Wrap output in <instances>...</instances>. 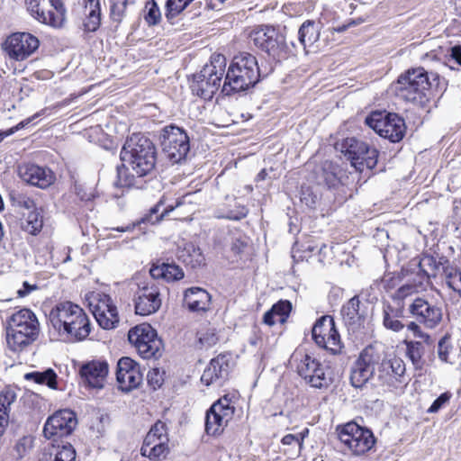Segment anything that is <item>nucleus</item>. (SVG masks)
I'll return each mask as SVG.
<instances>
[{
    "instance_id": "nucleus-1",
    "label": "nucleus",
    "mask_w": 461,
    "mask_h": 461,
    "mask_svg": "<svg viewBox=\"0 0 461 461\" xmlns=\"http://www.w3.org/2000/svg\"><path fill=\"white\" fill-rule=\"evenodd\" d=\"M49 321L59 336L71 341L84 340L91 331L85 311L70 301L58 303L50 312Z\"/></svg>"
},
{
    "instance_id": "nucleus-2",
    "label": "nucleus",
    "mask_w": 461,
    "mask_h": 461,
    "mask_svg": "<svg viewBox=\"0 0 461 461\" xmlns=\"http://www.w3.org/2000/svg\"><path fill=\"white\" fill-rule=\"evenodd\" d=\"M436 80H438V75H429L427 70L420 67L400 75L392 87L400 99L414 106L426 108L432 98L431 87Z\"/></svg>"
},
{
    "instance_id": "nucleus-3",
    "label": "nucleus",
    "mask_w": 461,
    "mask_h": 461,
    "mask_svg": "<svg viewBox=\"0 0 461 461\" xmlns=\"http://www.w3.org/2000/svg\"><path fill=\"white\" fill-rule=\"evenodd\" d=\"M259 77L256 57L242 52L233 58L225 74L221 91L226 95L245 92L258 82Z\"/></svg>"
},
{
    "instance_id": "nucleus-4",
    "label": "nucleus",
    "mask_w": 461,
    "mask_h": 461,
    "mask_svg": "<svg viewBox=\"0 0 461 461\" xmlns=\"http://www.w3.org/2000/svg\"><path fill=\"white\" fill-rule=\"evenodd\" d=\"M120 157L138 176H145L155 168L156 147L144 134L133 133L123 144Z\"/></svg>"
},
{
    "instance_id": "nucleus-5",
    "label": "nucleus",
    "mask_w": 461,
    "mask_h": 461,
    "mask_svg": "<svg viewBox=\"0 0 461 461\" xmlns=\"http://www.w3.org/2000/svg\"><path fill=\"white\" fill-rule=\"evenodd\" d=\"M6 341L13 351H20L35 341L40 332V323L33 312L21 309L6 321Z\"/></svg>"
},
{
    "instance_id": "nucleus-6",
    "label": "nucleus",
    "mask_w": 461,
    "mask_h": 461,
    "mask_svg": "<svg viewBox=\"0 0 461 461\" xmlns=\"http://www.w3.org/2000/svg\"><path fill=\"white\" fill-rule=\"evenodd\" d=\"M291 361L295 366L297 374L311 387L326 389L332 384L329 367L311 354L297 349L293 353Z\"/></svg>"
},
{
    "instance_id": "nucleus-7",
    "label": "nucleus",
    "mask_w": 461,
    "mask_h": 461,
    "mask_svg": "<svg viewBox=\"0 0 461 461\" xmlns=\"http://www.w3.org/2000/svg\"><path fill=\"white\" fill-rule=\"evenodd\" d=\"M225 67L226 59L223 55L213 56L210 64H206L200 73L194 76L191 84L193 93L205 100L212 99L221 86Z\"/></svg>"
},
{
    "instance_id": "nucleus-8",
    "label": "nucleus",
    "mask_w": 461,
    "mask_h": 461,
    "mask_svg": "<svg viewBox=\"0 0 461 461\" xmlns=\"http://www.w3.org/2000/svg\"><path fill=\"white\" fill-rule=\"evenodd\" d=\"M163 152L171 163H180L190 150V139L186 131L174 124L165 126L159 135Z\"/></svg>"
},
{
    "instance_id": "nucleus-9",
    "label": "nucleus",
    "mask_w": 461,
    "mask_h": 461,
    "mask_svg": "<svg viewBox=\"0 0 461 461\" xmlns=\"http://www.w3.org/2000/svg\"><path fill=\"white\" fill-rule=\"evenodd\" d=\"M365 123L391 142L402 140L406 131L404 120L393 113L373 112L366 117Z\"/></svg>"
},
{
    "instance_id": "nucleus-10",
    "label": "nucleus",
    "mask_w": 461,
    "mask_h": 461,
    "mask_svg": "<svg viewBox=\"0 0 461 461\" xmlns=\"http://www.w3.org/2000/svg\"><path fill=\"white\" fill-rule=\"evenodd\" d=\"M28 12L39 23L61 28L66 20V8L61 0H25Z\"/></svg>"
},
{
    "instance_id": "nucleus-11",
    "label": "nucleus",
    "mask_w": 461,
    "mask_h": 461,
    "mask_svg": "<svg viewBox=\"0 0 461 461\" xmlns=\"http://www.w3.org/2000/svg\"><path fill=\"white\" fill-rule=\"evenodd\" d=\"M128 340L144 359L160 356L162 341L149 324L143 323L131 328L128 332Z\"/></svg>"
},
{
    "instance_id": "nucleus-12",
    "label": "nucleus",
    "mask_w": 461,
    "mask_h": 461,
    "mask_svg": "<svg viewBox=\"0 0 461 461\" xmlns=\"http://www.w3.org/2000/svg\"><path fill=\"white\" fill-rule=\"evenodd\" d=\"M339 438L348 449L357 456L369 451L375 443L373 432L354 421L338 427Z\"/></svg>"
},
{
    "instance_id": "nucleus-13",
    "label": "nucleus",
    "mask_w": 461,
    "mask_h": 461,
    "mask_svg": "<svg viewBox=\"0 0 461 461\" xmlns=\"http://www.w3.org/2000/svg\"><path fill=\"white\" fill-rule=\"evenodd\" d=\"M253 43L267 52L275 59H280L286 55L285 37L272 26L264 25L255 29L250 33Z\"/></svg>"
},
{
    "instance_id": "nucleus-14",
    "label": "nucleus",
    "mask_w": 461,
    "mask_h": 461,
    "mask_svg": "<svg viewBox=\"0 0 461 461\" xmlns=\"http://www.w3.org/2000/svg\"><path fill=\"white\" fill-rule=\"evenodd\" d=\"M235 407L229 395H224L216 401L206 411L205 431L208 435L221 434L229 421L232 419Z\"/></svg>"
},
{
    "instance_id": "nucleus-15",
    "label": "nucleus",
    "mask_w": 461,
    "mask_h": 461,
    "mask_svg": "<svg viewBox=\"0 0 461 461\" xmlns=\"http://www.w3.org/2000/svg\"><path fill=\"white\" fill-rule=\"evenodd\" d=\"M312 336L320 348H323L334 355L339 353L342 348L340 336L331 316L324 315L319 318L312 327Z\"/></svg>"
},
{
    "instance_id": "nucleus-16",
    "label": "nucleus",
    "mask_w": 461,
    "mask_h": 461,
    "mask_svg": "<svg viewBox=\"0 0 461 461\" xmlns=\"http://www.w3.org/2000/svg\"><path fill=\"white\" fill-rule=\"evenodd\" d=\"M77 425L76 413L68 409L56 411L50 416L43 428V435L46 438H61L72 434Z\"/></svg>"
},
{
    "instance_id": "nucleus-17",
    "label": "nucleus",
    "mask_w": 461,
    "mask_h": 461,
    "mask_svg": "<svg viewBox=\"0 0 461 461\" xmlns=\"http://www.w3.org/2000/svg\"><path fill=\"white\" fill-rule=\"evenodd\" d=\"M40 45V41L29 32H15L10 35L4 43V49L8 56L15 60H24L34 53Z\"/></svg>"
},
{
    "instance_id": "nucleus-18",
    "label": "nucleus",
    "mask_w": 461,
    "mask_h": 461,
    "mask_svg": "<svg viewBox=\"0 0 461 461\" xmlns=\"http://www.w3.org/2000/svg\"><path fill=\"white\" fill-rule=\"evenodd\" d=\"M409 312L419 323L429 329L436 328L443 318L441 306L422 297L412 301Z\"/></svg>"
},
{
    "instance_id": "nucleus-19",
    "label": "nucleus",
    "mask_w": 461,
    "mask_h": 461,
    "mask_svg": "<svg viewBox=\"0 0 461 461\" xmlns=\"http://www.w3.org/2000/svg\"><path fill=\"white\" fill-rule=\"evenodd\" d=\"M133 301L136 314L148 316L155 313L162 303L159 288L154 283L139 286Z\"/></svg>"
},
{
    "instance_id": "nucleus-20",
    "label": "nucleus",
    "mask_w": 461,
    "mask_h": 461,
    "mask_svg": "<svg viewBox=\"0 0 461 461\" xmlns=\"http://www.w3.org/2000/svg\"><path fill=\"white\" fill-rule=\"evenodd\" d=\"M230 354H220L212 358L201 376V382L209 386L214 384L221 386L228 379L230 371Z\"/></svg>"
},
{
    "instance_id": "nucleus-21",
    "label": "nucleus",
    "mask_w": 461,
    "mask_h": 461,
    "mask_svg": "<svg viewBox=\"0 0 461 461\" xmlns=\"http://www.w3.org/2000/svg\"><path fill=\"white\" fill-rule=\"evenodd\" d=\"M367 307L355 295L341 307L340 314L344 324L349 331L356 332L364 327Z\"/></svg>"
},
{
    "instance_id": "nucleus-22",
    "label": "nucleus",
    "mask_w": 461,
    "mask_h": 461,
    "mask_svg": "<svg viewBox=\"0 0 461 461\" xmlns=\"http://www.w3.org/2000/svg\"><path fill=\"white\" fill-rule=\"evenodd\" d=\"M405 364L402 359L393 357L383 362L378 369V379L390 387H398L405 381Z\"/></svg>"
},
{
    "instance_id": "nucleus-23",
    "label": "nucleus",
    "mask_w": 461,
    "mask_h": 461,
    "mask_svg": "<svg viewBox=\"0 0 461 461\" xmlns=\"http://www.w3.org/2000/svg\"><path fill=\"white\" fill-rule=\"evenodd\" d=\"M93 314L99 326L104 330L114 329L119 323L117 307L108 295H104L93 305Z\"/></svg>"
},
{
    "instance_id": "nucleus-24",
    "label": "nucleus",
    "mask_w": 461,
    "mask_h": 461,
    "mask_svg": "<svg viewBox=\"0 0 461 461\" xmlns=\"http://www.w3.org/2000/svg\"><path fill=\"white\" fill-rule=\"evenodd\" d=\"M19 175L23 181L41 189L49 187L55 180V176L50 169L35 164L21 166Z\"/></svg>"
},
{
    "instance_id": "nucleus-25",
    "label": "nucleus",
    "mask_w": 461,
    "mask_h": 461,
    "mask_svg": "<svg viewBox=\"0 0 461 461\" xmlns=\"http://www.w3.org/2000/svg\"><path fill=\"white\" fill-rule=\"evenodd\" d=\"M79 374L87 386L101 389L108 375V364L99 360L87 362L80 367Z\"/></svg>"
},
{
    "instance_id": "nucleus-26",
    "label": "nucleus",
    "mask_w": 461,
    "mask_h": 461,
    "mask_svg": "<svg viewBox=\"0 0 461 461\" xmlns=\"http://www.w3.org/2000/svg\"><path fill=\"white\" fill-rule=\"evenodd\" d=\"M375 363L366 352L360 354L351 368L350 382L356 388H361L374 375Z\"/></svg>"
},
{
    "instance_id": "nucleus-27",
    "label": "nucleus",
    "mask_w": 461,
    "mask_h": 461,
    "mask_svg": "<svg viewBox=\"0 0 461 461\" xmlns=\"http://www.w3.org/2000/svg\"><path fill=\"white\" fill-rule=\"evenodd\" d=\"M404 318V305L397 303L391 304L387 302L383 303L382 319L383 325L386 330L393 332H399L405 327L402 322Z\"/></svg>"
},
{
    "instance_id": "nucleus-28",
    "label": "nucleus",
    "mask_w": 461,
    "mask_h": 461,
    "mask_svg": "<svg viewBox=\"0 0 461 461\" xmlns=\"http://www.w3.org/2000/svg\"><path fill=\"white\" fill-rule=\"evenodd\" d=\"M76 450L71 444L49 445L45 447L40 456L39 461H75Z\"/></svg>"
},
{
    "instance_id": "nucleus-29",
    "label": "nucleus",
    "mask_w": 461,
    "mask_h": 461,
    "mask_svg": "<svg viewBox=\"0 0 461 461\" xmlns=\"http://www.w3.org/2000/svg\"><path fill=\"white\" fill-rule=\"evenodd\" d=\"M211 295L200 287H192L185 292L184 302L191 312H204L209 308Z\"/></svg>"
},
{
    "instance_id": "nucleus-30",
    "label": "nucleus",
    "mask_w": 461,
    "mask_h": 461,
    "mask_svg": "<svg viewBox=\"0 0 461 461\" xmlns=\"http://www.w3.org/2000/svg\"><path fill=\"white\" fill-rule=\"evenodd\" d=\"M85 15L83 26L87 32H95L101 24V5L99 0H84Z\"/></svg>"
},
{
    "instance_id": "nucleus-31",
    "label": "nucleus",
    "mask_w": 461,
    "mask_h": 461,
    "mask_svg": "<svg viewBox=\"0 0 461 461\" xmlns=\"http://www.w3.org/2000/svg\"><path fill=\"white\" fill-rule=\"evenodd\" d=\"M195 193H187L185 195H183L179 200L176 201V205H168L166 207L163 212L158 214V212L160 210V207L164 205V200L160 199L157 204H155L152 208L149 210V213L146 215L144 218L141 219L142 222H150L152 224L158 222L163 217L166 215H168L176 207H178L182 204H185L186 203H192V200L190 199Z\"/></svg>"
},
{
    "instance_id": "nucleus-32",
    "label": "nucleus",
    "mask_w": 461,
    "mask_h": 461,
    "mask_svg": "<svg viewBox=\"0 0 461 461\" xmlns=\"http://www.w3.org/2000/svg\"><path fill=\"white\" fill-rule=\"evenodd\" d=\"M149 274L153 279L161 278L167 282L177 281L184 277L182 268L174 263L153 265L149 270Z\"/></svg>"
},
{
    "instance_id": "nucleus-33",
    "label": "nucleus",
    "mask_w": 461,
    "mask_h": 461,
    "mask_svg": "<svg viewBox=\"0 0 461 461\" xmlns=\"http://www.w3.org/2000/svg\"><path fill=\"white\" fill-rule=\"evenodd\" d=\"M336 149L344 154L345 158L350 161V164L353 160L356 161L357 154L364 151L368 153V144L354 137L346 138L340 142H337Z\"/></svg>"
},
{
    "instance_id": "nucleus-34",
    "label": "nucleus",
    "mask_w": 461,
    "mask_h": 461,
    "mask_svg": "<svg viewBox=\"0 0 461 461\" xmlns=\"http://www.w3.org/2000/svg\"><path fill=\"white\" fill-rule=\"evenodd\" d=\"M15 400L16 393L14 388L6 386L0 392V436L4 434L8 424L10 408Z\"/></svg>"
},
{
    "instance_id": "nucleus-35",
    "label": "nucleus",
    "mask_w": 461,
    "mask_h": 461,
    "mask_svg": "<svg viewBox=\"0 0 461 461\" xmlns=\"http://www.w3.org/2000/svg\"><path fill=\"white\" fill-rule=\"evenodd\" d=\"M320 32L314 22H304L298 31V40L303 50L312 46L319 39Z\"/></svg>"
},
{
    "instance_id": "nucleus-36",
    "label": "nucleus",
    "mask_w": 461,
    "mask_h": 461,
    "mask_svg": "<svg viewBox=\"0 0 461 461\" xmlns=\"http://www.w3.org/2000/svg\"><path fill=\"white\" fill-rule=\"evenodd\" d=\"M378 161V150L375 148L368 145V153L364 151L360 154H357L356 161L353 160L351 166L359 172H363L366 169H373Z\"/></svg>"
},
{
    "instance_id": "nucleus-37",
    "label": "nucleus",
    "mask_w": 461,
    "mask_h": 461,
    "mask_svg": "<svg viewBox=\"0 0 461 461\" xmlns=\"http://www.w3.org/2000/svg\"><path fill=\"white\" fill-rule=\"evenodd\" d=\"M406 344V355L411 360L416 370H422L425 361L423 355L425 352L424 346L420 341H404Z\"/></svg>"
},
{
    "instance_id": "nucleus-38",
    "label": "nucleus",
    "mask_w": 461,
    "mask_h": 461,
    "mask_svg": "<svg viewBox=\"0 0 461 461\" xmlns=\"http://www.w3.org/2000/svg\"><path fill=\"white\" fill-rule=\"evenodd\" d=\"M179 258L193 268L202 266L204 262V257L200 248L193 243L185 244L184 249L180 252Z\"/></svg>"
},
{
    "instance_id": "nucleus-39",
    "label": "nucleus",
    "mask_w": 461,
    "mask_h": 461,
    "mask_svg": "<svg viewBox=\"0 0 461 461\" xmlns=\"http://www.w3.org/2000/svg\"><path fill=\"white\" fill-rule=\"evenodd\" d=\"M57 374L52 368H47L42 372H30L24 375L25 380L33 381L39 384H46L51 389H57Z\"/></svg>"
},
{
    "instance_id": "nucleus-40",
    "label": "nucleus",
    "mask_w": 461,
    "mask_h": 461,
    "mask_svg": "<svg viewBox=\"0 0 461 461\" xmlns=\"http://www.w3.org/2000/svg\"><path fill=\"white\" fill-rule=\"evenodd\" d=\"M43 227V209L41 206L31 211L23 223V230L32 235H37Z\"/></svg>"
},
{
    "instance_id": "nucleus-41",
    "label": "nucleus",
    "mask_w": 461,
    "mask_h": 461,
    "mask_svg": "<svg viewBox=\"0 0 461 461\" xmlns=\"http://www.w3.org/2000/svg\"><path fill=\"white\" fill-rule=\"evenodd\" d=\"M9 198L12 205L19 209L32 211L38 207L32 197L21 191H11Z\"/></svg>"
},
{
    "instance_id": "nucleus-42",
    "label": "nucleus",
    "mask_w": 461,
    "mask_h": 461,
    "mask_svg": "<svg viewBox=\"0 0 461 461\" xmlns=\"http://www.w3.org/2000/svg\"><path fill=\"white\" fill-rule=\"evenodd\" d=\"M169 452L168 445L158 443L155 444L154 446L146 447H141L140 448V454L142 456L148 457L149 460L152 461H158L161 459L166 458Z\"/></svg>"
},
{
    "instance_id": "nucleus-43",
    "label": "nucleus",
    "mask_w": 461,
    "mask_h": 461,
    "mask_svg": "<svg viewBox=\"0 0 461 461\" xmlns=\"http://www.w3.org/2000/svg\"><path fill=\"white\" fill-rule=\"evenodd\" d=\"M142 374L140 370H133L131 373L123 375V377H118L117 382L120 385V388L122 391L129 392L132 389L137 388L142 382Z\"/></svg>"
},
{
    "instance_id": "nucleus-44",
    "label": "nucleus",
    "mask_w": 461,
    "mask_h": 461,
    "mask_svg": "<svg viewBox=\"0 0 461 461\" xmlns=\"http://www.w3.org/2000/svg\"><path fill=\"white\" fill-rule=\"evenodd\" d=\"M454 348L450 342V336L445 335L438 343V358L445 363L450 365L455 364L453 358Z\"/></svg>"
},
{
    "instance_id": "nucleus-45",
    "label": "nucleus",
    "mask_w": 461,
    "mask_h": 461,
    "mask_svg": "<svg viewBox=\"0 0 461 461\" xmlns=\"http://www.w3.org/2000/svg\"><path fill=\"white\" fill-rule=\"evenodd\" d=\"M194 0H167L165 15L167 20L176 18Z\"/></svg>"
},
{
    "instance_id": "nucleus-46",
    "label": "nucleus",
    "mask_w": 461,
    "mask_h": 461,
    "mask_svg": "<svg viewBox=\"0 0 461 461\" xmlns=\"http://www.w3.org/2000/svg\"><path fill=\"white\" fill-rule=\"evenodd\" d=\"M307 433H308V429H305L304 432L299 433L297 435L287 434L283 437L281 441L284 445L290 446L293 450V455L294 456H298L301 453V449H302L303 444V439Z\"/></svg>"
},
{
    "instance_id": "nucleus-47",
    "label": "nucleus",
    "mask_w": 461,
    "mask_h": 461,
    "mask_svg": "<svg viewBox=\"0 0 461 461\" xmlns=\"http://www.w3.org/2000/svg\"><path fill=\"white\" fill-rule=\"evenodd\" d=\"M234 201L235 205L233 209H229L223 212H219L216 217L219 219H227L231 221H240L245 218L249 213L248 208L240 203H237L236 199H234Z\"/></svg>"
},
{
    "instance_id": "nucleus-48",
    "label": "nucleus",
    "mask_w": 461,
    "mask_h": 461,
    "mask_svg": "<svg viewBox=\"0 0 461 461\" xmlns=\"http://www.w3.org/2000/svg\"><path fill=\"white\" fill-rule=\"evenodd\" d=\"M446 284L461 297V270L451 268L446 270Z\"/></svg>"
},
{
    "instance_id": "nucleus-49",
    "label": "nucleus",
    "mask_w": 461,
    "mask_h": 461,
    "mask_svg": "<svg viewBox=\"0 0 461 461\" xmlns=\"http://www.w3.org/2000/svg\"><path fill=\"white\" fill-rule=\"evenodd\" d=\"M133 370H140L138 364L130 357H122L117 364L116 378L123 377Z\"/></svg>"
},
{
    "instance_id": "nucleus-50",
    "label": "nucleus",
    "mask_w": 461,
    "mask_h": 461,
    "mask_svg": "<svg viewBox=\"0 0 461 461\" xmlns=\"http://www.w3.org/2000/svg\"><path fill=\"white\" fill-rule=\"evenodd\" d=\"M198 338L199 343L205 348H211L214 346L219 340L216 330L212 328L199 331Z\"/></svg>"
},
{
    "instance_id": "nucleus-51",
    "label": "nucleus",
    "mask_w": 461,
    "mask_h": 461,
    "mask_svg": "<svg viewBox=\"0 0 461 461\" xmlns=\"http://www.w3.org/2000/svg\"><path fill=\"white\" fill-rule=\"evenodd\" d=\"M272 312L279 318V321H285V318L289 315L292 310V304L289 301L280 300L275 303L272 307Z\"/></svg>"
},
{
    "instance_id": "nucleus-52",
    "label": "nucleus",
    "mask_w": 461,
    "mask_h": 461,
    "mask_svg": "<svg viewBox=\"0 0 461 461\" xmlns=\"http://www.w3.org/2000/svg\"><path fill=\"white\" fill-rule=\"evenodd\" d=\"M417 292V287L413 285H404L399 287L393 294L392 298L394 301L395 304L397 303H402V302Z\"/></svg>"
},
{
    "instance_id": "nucleus-53",
    "label": "nucleus",
    "mask_w": 461,
    "mask_h": 461,
    "mask_svg": "<svg viewBox=\"0 0 461 461\" xmlns=\"http://www.w3.org/2000/svg\"><path fill=\"white\" fill-rule=\"evenodd\" d=\"M32 447V439L31 437L24 436L15 444L14 450L17 458H23Z\"/></svg>"
},
{
    "instance_id": "nucleus-54",
    "label": "nucleus",
    "mask_w": 461,
    "mask_h": 461,
    "mask_svg": "<svg viewBox=\"0 0 461 461\" xmlns=\"http://www.w3.org/2000/svg\"><path fill=\"white\" fill-rule=\"evenodd\" d=\"M452 398V393L450 392H445L441 393L429 406L427 410V413H437L442 408H444Z\"/></svg>"
},
{
    "instance_id": "nucleus-55",
    "label": "nucleus",
    "mask_w": 461,
    "mask_h": 461,
    "mask_svg": "<svg viewBox=\"0 0 461 461\" xmlns=\"http://www.w3.org/2000/svg\"><path fill=\"white\" fill-rule=\"evenodd\" d=\"M148 384L153 390L159 388L164 383V372L158 368H153L148 372Z\"/></svg>"
},
{
    "instance_id": "nucleus-56",
    "label": "nucleus",
    "mask_w": 461,
    "mask_h": 461,
    "mask_svg": "<svg viewBox=\"0 0 461 461\" xmlns=\"http://www.w3.org/2000/svg\"><path fill=\"white\" fill-rule=\"evenodd\" d=\"M147 435H152L155 438H158L159 440H163L164 442H168V437L167 432V426L164 422L158 420L157 421L147 433Z\"/></svg>"
},
{
    "instance_id": "nucleus-57",
    "label": "nucleus",
    "mask_w": 461,
    "mask_h": 461,
    "mask_svg": "<svg viewBox=\"0 0 461 461\" xmlns=\"http://www.w3.org/2000/svg\"><path fill=\"white\" fill-rule=\"evenodd\" d=\"M43 113V111L40 112V113H35L34 115H32V117H29L22 122H20L16 126H14V128L10 129L8 131H5V132H0V142L4 140V139L13 133H14L15 131L23 129V128H25L28 124H30L34 119L38 118L40 115H41Z\"/></svg>"
},
{
    "instance_id": "nucleus-58",
    "label": "nucleus",
    "mask_w": 461,
    "mask_h": 461,
    "mask_svg": "<svg viewBox=\"0 0 461 461\" xmlns=\"http://www.w3.org/2000/svg\"><path fill=\"white\" fill-rule=\"evenodd\" d=\"M160 20V11L157 4L152 1L147 14L145 15V21L149 25H155Z\"/></svg>"
},
{
    "instance_id": "nucleus-59",
    "label": "nucleus",
    "mask_w": 461,
    "mask_h": 461,
    "mask_svg": "<svg viewBox=\"0 0 461 461\" xmlns=\"http://www.w3.org/2000/svg\"><path fill=\"white\" fill-rule=\"evenodd\" d=\"M74 192L79 197V199L84 202H89L95 198V194L94 191H88L84 185L79 184H75Z\"/></svg>"
},
{
    "instance_id": "nucleus-60",
    "label": "nucleus",
    "mask_w": 461,
    "mask_h": 461,
    "mask_svg": "<svg viewBox=\"0 0 461 461\" xmlns=\"http://www.w3.org/2000/svg\"><path fill=\"white\" fill-rule=\"evenodd\" d=\"M111 18L113 21L120 23L122 19L126 5L111 2Z\"/></svg>"
},
{
    "instance_id": "nucleus-61",
    "label": "nucleus",
    "mask_w": 461,
    "mask_h": 461,
    "mask_svg": "<svg viewBox=\"0 0 461 461\" xmlns=\"http://www.w3.org/2000/svg\"><path fill=\"white\" fill-rule=\"evenodd\" d=\"M318 196L310 190L309 187L303 188L301 192V201L307 206L312 207L316 204Z\"/></svg>"
},
{
    "instance_id": "nucleus-62",
    "label": "nucleus",
    "mask_w": 461,
    "mask_h": 461,
    "mask_svg": "<svg viewBox=\"0 0 461 461\" xmlns=\"http://www.w3.org/2000/svg\"><path fill=\"white\" fill-rule=\"evenodd\" d=\"M407 328H408L409 330L413 332L414 337L420 338V339H421L425 342H429V340L430 339V336L429 334H427V333H424L420 330V327L416 322L411 321L407 325Z\"/></svg>"
},
{
    "instance_id": "nucleus-63",
    "label": "nucleus",
    "mask_w": 461,
    "mask_h": 461,
    "mask_svg": "<svg viewBox=\"0 0 461 461\" xmlns=\"http://www.w3.org/2000/svg\"><path fill=\"white\" fill-rule=\"evenodd\" d=\"M37 288L38 286L36 285H32L29 282L24 281L23 283V287L17 290V296L21 298L25 297Z\"/></svg>"
},
{
    "instance_id": "nucleus-64",
    "label": "nucleus",
    "mask_w": 461,
    "mask_h": 461,
    "mask_svg": "<svg viewBox=\"0 0 461 461\" xmlns=\"http://www.w3.org/2000/svg\"><path fill=\"white\" fill-rule=\"evenodd\" d=\"M247 245H248V242L245 239L237 238L232 241L231 250L235 254H240L244 250V249L247 247Z\"/></svg>"
}]
</instances>
